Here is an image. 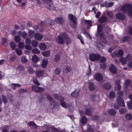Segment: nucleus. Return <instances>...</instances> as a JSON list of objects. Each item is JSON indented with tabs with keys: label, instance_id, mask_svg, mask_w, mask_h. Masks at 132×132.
<instances>
[{
	"label": "nucleus",
	"instance_id": "nucleus-64",
	"mask_svg": "<svg viewBox=\"0 0 132 132\" xmlns=\"http://www.w3.org/2000/svg\"><path fill=\"white\" fill-rule=\"evenodd\" d=\"M106 67V65L104 63L102 64L101 65V67L103 69H105Z\"/></svg>",
	"mask_w": 132,
	"mask_h": 132
},
{
	"label": "nucleus",
	"instance_id": "nucleus-28",
	"mask_svg": "<svg viewBox=\"0 0 132 132\" xmlns=\"http://www.w3.org/2000/svg\"><path fill=\"white\" fill-rule=\"evenodd\" d=\"M31 45L34 47H36L38 46V43L37 41L35 40H33L31 42Z\"/></svg>",
	"mask_w": 132,
	"mask_h": 132
},
{
	"label": "nucleus",
	"instance_id": "nucleus-17",
	"mask_svg": "<svg viewBox=\"0 0 132 132\" xmlns=\"http://www.w3.org/2000/svg\"><path fill=\"white\" fill-rule=\"evenodd\" d=\"M116 15L117 18L118 19L123 20L125 19V16L123 14L119 13L116 14Z\"/></svg>",
	"mask_w": 132,
	"mask_h": 132
},
{
	"label": "nucleus",
	"instance_id": "nucleus-57",
	"mask_svg": "<svg viewBox=\"0 0 132 132\" xmlns=\"http://www.w3.org/2000/svg\"><path fill=\"white\" fill-rule=\"evenodd\" d=\"M27 91V90L26 89H21L19 90L18 92L20 93L26 92Z\"/></svg>",
	"mask_w": 132,
	"mask_h": 132
},
{
	"label": "nucleus",
	"instance_id": "nucleus-27",
	"mask_svg": "<svg viewBox=\"0 0 132 132\" xmlns=\"http://www.w3.org/2000/svg\"><path fill=\"white\" fill-rule=\"evenodd\" d=\"M71 71V68L69 66H67L64 69L63 72L65 73L70 72Z\"/></svg>",
	"mask_w": 132,
	"mask_h": 132
},
{
	"label": "nucleus",
	"instance_id": "nucleus-50",
	"mask_svg": "<svg viewBox=\"0 0 132 132\" xmlns=\"http://www.w3.org/2000/svg\"><path fill=\"white\" fill-rule=\"evenodd\" d=\"M33 80L34 83L37 85H40V84L39 83L36 78L35 77L33 78Z\"/></svg>",
	"mask_w": 132,
	"mask_h": 132
},
{
	"label": "nucleus",
	"instance_id": "nucleus-18",
	"mask_svg": "<svg viewBox=\"0 0 132 132\" xmlns=\"http://www.w3.org/2000/svg\"><path fill=\"white\" fill-rule=\"evenodd\" d=\"M36 74L37 77H40L43 75L44 72L41 70H38L36 71Z\"/></svg>",
	"mask_w": 132,
	"mask_h": 132
},
{
	"label": "nucleus",
	"instance_id": "nucleus-34",
	"mask_svg": "<svg viewBox=\"0 0 132 132\" xmlns=\"http://www.w3.org/2000/svg\"><path fill=\"white\" fill-rule=\"evenodd\" d=\"M14 39L16 43H19L21 41V39L19 36L16 35L15 36Z\"/></svg>",
	"mask_w": 132,
	"mask_h": 132
},
{
	"label": "nucleus",
	"instance_id": "nucleus-9",
	"mask_svg": "<svg viewBox=\"0 0 132 132\" xmlns=\"http://www.w3.org/2000/svg\"><path fill=\"white\" fill-rule=\"evenodd\" d=\"M32 90L36 92H42L44 90L43 88L36 86H33L32 87Z\"/></svg>",
	"mask_w": 132,
	"mask_h": 132
},
{
	"label": "nucleus",
	"instance_id": "nucleus-7",
	"mask_svg": "<svg viewBox=\"0 0 132 132\" xmlns=\"http://www.w3.org/2000/svg\"><path fill=\"white\" fill-rule=\"evenodd\" d=\"M42 1L44 3H47L46 7H47L50 10H52L53 9V5L52 3H50L52 2V0H42Z\"/></svg>",
	"mask_w": 132,
	"mask_h": 132
},
{
	"label": "nucleus",
	"instance_id": "nucleus-5",
	"mask_svg": "<svg viewBox=\"0 0 132 132\" xmlns=\"http://www.w3.org/2000/svg\"><path fill=\"white\" fill-rule=\"evenodd\" d=\"M100 57V55L99 54H92L89 55V59L92 61H95L99 60Z\"/></svg>",
	"mask_w": 132,
	"mask_h": 132
},
{
	"label": "nucleus",
	"instance_id": "nucleus-32",
	"mask_svg": "<svg viewBox=\"0 0 132 132\" xmlns=\"http://www.w3.org/2000/svg\"><path fill=\"white\" fill-rule=\"evenodd\" d=\"M107 20V18L105 17H101L99 19V21L100 23H103L105 22Z\"/></svg>",
	"mask_w": 132,
	"mask_h": 132
},
{
	"label": "nucleus",
	"instance_id": "nucleus-53",
	"mask_svg": "<svg viewBox=\"0 0 132 132\" xmlns=\"http://www.w3.org/2000/svg\"><path fill=\"white\" fill-rule=\"evenodd\" d=\"M128 107L129 109H132V102L129 101L128 102Z\"/></svg>",
	"mask_w": 132,
	"mask_h": 132
},
{
	"label": "nucleus",
	"instance_id": "nucleus-47",
	"mask_svg": "<svg viewBox=\"0 0 132 132\" xmlns=\"http://www.w3.org/2000/svg\"><path fill=\"white\" fill-rule=\"evenodd\" d=\"M54 59L56 62H58L60 59V55L58 54L55 55Z\"/></svg>",
	"mask_w": 132,
	"mask_h": 132
},
{
	"label": "nucleus",
	"instance_id": "nucleus-43",
	"mask_svg": "<svg viewBox=\"0 0 132 132\" xmlns=\"http://www.w3.org/2000/svg\"><path fill=\"white\" fill-rule=\"evenodd\" d=\"M28 71L30 74L33 73L34 72V71L32 67H29L28 68Z\"/></svg>",
	"mask_w": 132,
	"mask_h": 132
},
{
	"label": "nucleus",
	"instance_id": "nucleus-36",
	"mask_svg": "<svg viewBox=\"0 0 132 132\" xmlns=\"http://www.w3.org/2000/svg\"><path fill=\"white\" fill-rule=\"evenodd\" d=\"M91 109L86 108L85 110V114L87 115H90L91 114V111L90 110Z\"/></svg>",
	"mask_w": 132,
	"mask_h": 132
},
{
	"label": "nucleus",
	"instance_id": "nucleus-54",
	"mask_svg": "<svg viewBox=\"0 0 132 132\" xmlns=\"http://www.w3.org/2000/svg\"><path fill=\"white\" fill-rule=\"evenodd\" d=\"M55 72L56 74L59 75L60 73V70L59 68H57L56 69Z\"/></svg>",
	"mask_w": 132,
	"mask_h": 132
},
{
	"label": "nucleus",
	"instance_id": "nucleus-56",
	"mask_svg": "<svg viewBox=\"0 0 132 132\" xmlns=\"http://www.w3.org/2000/svg\"><path fill=\"white\" fill-rule=\"evenodd\" d=\"M86 73V75H90L92 74V72L91 70V69L89 67L88 69L87 70Z\"/></svg>",
	"mask_w": 132,
	"mask_h": 132
},
{
	"label": "nucleus",
	"instance_id": "nucleus-29",
	"mask_svg": "<svg viewBox=\"0 0 132 132\" xmlns=\"http://www.w3.org/2000/svg\"><path fill=\"white\" fill-rule=\"evenodd\" d=\"M43 55L46 57H47L50 56V52L49 51H46L42 52Z\"/></svg>",
	"mask_w": 132,
	"mask_h": 132
},
{
	"label": "nucleus",
	"instance_id": "nucleus-33",
	"mask_svg": "<svg viewBox=\"0 0 132 132\" xmlns=\"http://www.w3.org/2000/svg\"><path fill=\"white\" fill-rule=\"evenodd\" d=\"M109 114L112 115H114L116 114V111L113 109H110L109 111Z\"/></svg>",
	"mask_w": 132,
	"mask_h": 132
},
{
	"label": "nucleus",
	"instance_id": "nucleus-15",
	"mask_svg": "<svg viewBox=\"0 0 132 132\" xmlns=\"http://www.w3.org/2000/svg\"><path fill=\"white\" fill-rule=\"evenodd\" d=\"M88 84V87L90 90H93L94 89L95 85L94 83L89 82Z\"/></svg>",
	"mask_w": 132,
	"mask_h": 132
},
{
	"label": "nucleus",
	"instance_id": "nucleus-45",
	"mask_svg": "<svg viewBox=\"0 0 132 132\" xmlns=\"http://www.w3.org/2000/svg\"><path fill=\"white\" fill-rule=\"evenodd\" d=\"M16 53L18 55H21L22 54V51L21 50L18 49L17 48L16 49Z\"/></svg>",
	"mask_w": 132,
	"mask_h": 132
},
{
	"label": "nucleus",
	"instance_id": "nucleus-25",
	"mask_svg": "<svg viewBox=\"0 0 132 132\" xmlns=\"http://www.w3.org/2000/svg\"><path fill=\"white\" fill-rule=\"evenodd\" d=\"M120 62L122 64H125L127 62V60L126 58L122 57L120 58L119 60Z\"/></svg>",
	"mask_w": 132,
	"mask_h": 132
},
{
	"label": "nucleus",
	"instance_id": "nucleus-3",
	"mask_svg": "<svg viewBox=\"0 0 132 132\" xmlns=\"http://www.w3.org/2000/svg\"><path fill=\"white\" fill-rule=\"evenodd\" d=\"M121 11L124 13L127 12L129 16H132V6L130 4L123 6L122 7Z\"/></svg>",
	"mask_w": 132,
	"mask_h": 132
},
{
	"label": "nucleus",
	"instance_id": "nucleus-44",
	"mask_svg": "<svg viewBox=\"0 0 132 132\" xmlns=\"http://www.w3.org/2000/svg\"><path fill=\"white\" fill-rule=\"evenodd\" d=\"M21 60L22 62L23 63H26L28 60L26 57L24 56H22L21 57Z\"/></svg>",
	"mask_w": 132,
	"mask_h": 132
},
{
	"label": "nucleus",
	"instance_id": "nucleus-51",
	"mask_svg": "<svg viewBox=\"0 0 132 132\" xmlns=\"http://www.w3.org/2000/svg\"><path fill=\"white\" fill-rule=\"evenodd\" d=\"M117 53L118 56H122L123 54V52L121 50H120Z\"/></svg>",
	"mask_w": 132,
	"mask_h": 132
},
{
	"label": "nucleus",
	"instance_id": "nucleus-14",
	"mask_svg": "<svg viewBox=\"0 0 132 132\" xmlns=\"http://www.w3.org/2000/svg\"><path fill=\"white\" fill-rule=\"evenodd\" d=\"M43 23V24L44 25L46 26L47 25V23H48L52 25H53L54 24V21L50 19H48L47 20H46Z\"/></svg>",
	"mask_w": 132,
	"mask_h": 132
},
{
	"label": "nucleus",
	"instance_id": "nucleus-30",
	"mask_svg": "<svg viewBox=\"0 0 132 132\" xmlns=\"http://www.w3.org/2000/svg\"><path fill=\"white\" fill-rule=\"evenodd\" d=\"M11 86L13 89H15L16 87H20L21 85L19 84H13L11 85Z\"/></svg>",
	"mask_w": 132,
	"mask_h": 132
},
{
	"label": "nucleus",
	"instance_id": "nucleus-49",
	"mask_svg": "<svg viewBox=\"0 0 132 132\" xmlns=\"http://www.w3.org/2000/svg\"><path fill=\"white\" fill-rule=\"evenodd\" d=\"M127 111V110L125 108H122L119 110V112L122 114H123L126 112Z\"/></svg>",
	"mask_w": 132,
	"mask_h": 132
},
{
	"label": "nucleus",
	"instance_id": "nucleus-24",
	"mask_svg": "<svg viewBox=\"0 0 132 132\" xmlns=\"http://www.w3.org/2000/svg\"><path fill=\"white\" fill-rule=\"evenodd\" d=\"M39 47L40 49L42 50H44L46 48V45L44 43H41L39 44Z\"/></svg>",
	"mask_w": 132,
	"mask_h": 132
},
{
	"label": "nucleus",
	"instance_id": "nucleus-63",
	"mask_svg": "<svg viewBox=\"0 0 132 132\" xmlns=\"http://www.w3.org/2000/svg\"><path fill=\"white\" fill-rule=\"evenodd\" d=\"M111 55L113 57L116 56H118L117 52L116 51L114 52L111 54Z\"/></svg>",
	"mask_w": 132,
	"mask_h": 132
},
{
	"label": "nucleus",
	"instance_id": "nucleus-31",
	"mask_svg": "<svg viewBox=\"0 0 132 132\" xmlns=\"http://www.w3.org/2000/svg\"><path fill=\"white\" fill-rule=\"evenodd\" d=\"M87 121V119L86 117L84 116L83 117L81 120V121L83 124H85L86 123Z\"/></svg>",
	"mask_w": 132,
	"mask_h": 132
},
{
	"label": "nucleus",
	"instance_id": "nucleus-41",
	"mask_svg": "<svg viewBox=\"0 0 132 132\" xmlns=\"http://www.w3.org/2000/svg\"><path fill=\"white\" fill-rule=\"evenodd\" d=\"M24 44L22 42H21L18 44V46L20 48H23L24 47Z\"/></svg>",
	"mask_w": 132,
	"mask_h": 132
},
{
	"label": "nucleus",
	"instance_id": "nucleus-39",
	"mask_svg": "<svg viewBox=\"0 0 132 132\" xmlns=\"http://www.w3.org/2000/svg\"><path fill=\"white\" fill-rule=\"evenodd\" d=\"M10 45L11 48L13 50H14L16 46V43L14 42H11L10 43Z\"/></svg>",
	"mask_w": 132,
	"mask_h": 132
},
{
	"label": "nucleus",
	"instance_id": "nucleus-19",
	"mask_svg": "<svg viewBox=\"0 0 132 132\" xmlns=\"http://www.w3.org/2000/svg\"><path fill=\"white\" fill-rule=\"evenodd\" d=\"M32 60L34 63H37L39 60V59L37 56L36 55H34L32 57Z\"/></svg>",
	"mask_w": 132,
	"mask_h": 132
},
{
	"label": "nucleus",
	"instance_id": "nucleus-8",
	"mask_svg": "<svg viewBox=\"0 0 132 132\" xmlns=\"http://www.w3.org/2000/svg\"><path fill=\"white\" fill-rule=\"evenodd\" d=\"M58 98L59 99L60 102L61 106L65 108L68 107L69 105L67 104L64 101V98L62 96H59Z\"/></svg>",
	"mask_w": 132,
	"mask_h": 132
},
{
	"label": "nucleus",
	"instance_id": "nucleus-12",
	"mask_svg": "<svg viewBox=\"0 0 132 132\" xmlns=\"http://www.w3.org/2000/svg\"><path fill=\"white\" fill-rule=\"evenodd\" d=\"M94 78L97 80L101 81L103 77L101 74L97 73L95 75Z\"/></svg>",
	"mask_w": 132,
	"mask_h": 132
},
{
	"label": "nucleus",
	"instance_id": "nucleus-21",
	"mask_svg": "<svg viewBox=\"0 0 132 132\" xmlns=\"http://www.w3.org/2000/svg\"><path fill=\"white\" fill-rule=\"evenodd\" d=\"M47 63V59L46 58L44 59L43 60L42 63V67L43 68H45L46 66Z\"/></svg>",
	"mask_w": 132,
	"mask_h": 132
},
{
	"label": "nucleus",
	"instance_id": "nucleus-48",
	"mask_svg": "<svg viewBox=\"0 0 132 132\" xmlns=\"http://www.w3.org/2000/svg\"><path fill=\"white\" fill-rule=\"evenodd\" d=\"M106 58L104 56H100V58L99 60H100V62H104L105 61Z\"/></svg>",
	"mask_w": 132,
	"mask_h": 132
},
{
	"label": "nucleus",
	"instance_id": "nucleus-61",
	"mask_svg": "<svg viewBox=\"0 0 132 132\" xmlns=\"http://www.w3.org/2000/svg\"><path fill=\"white\" fill-rule=\"evenodd\" d=\"M113 4V2H110L109 3L105 5V6L106 7H109L112 6Z\"/></svg>",
	"mask_w": 132,
	"mask_h": 132
},
{
	"label": "nucleus",
	"instance_id": "nucleus-16",
	"mask_svg": "<svg viewBox=\"0 0 132 132\" xmlns=\"http://www.w3.org/2000/svg\"><path fill=\"white\" fill-rule=\"evenodd\" d=\"M29 126L31 128L33 129L37 128V126L34 122L31 121L28 123Z\"/></svg>",
	"mask_w": 132,
	"mask_h": 132
},
{
	"label": "nucleus",
	"instance_id": "nucleus-62",
	"mask_svg": "<svg viewBox=\"0 0 132 132\" xmlns=\"http://www.w3.org/2000/svg\"><path fill=\"white\" fill-rule=\"evenodd\" d=\"M126 58L128 60H130L132 59V57L130 55L128 54L126 56Z\"/></svg>",
	"mask_w": 132,
	"mask_h": 132
},
{
	"label": "nucleus",
	"instance_id": "nucleus-11",
	"mask_svg": "<svg viewBox=\"0 0 132 132\" xmlns=\"http://www.w3.org/2000/svg\"><path fill=\"white\" fill-rule=\"evenodd\" d=\"M120 81L119 80H118L115 82V84L116 86L115 87V90H119L121 88V86L120 85Z\"/></svg>",
	"mask_w": 132,
	"mask_h": 132
},
{
	"label": "nucleus",
	"instance_id": "nucleus-52",
	"mask_svg": "<svg viewBox=\"0 0 132 132\" xmlns=\"http://www.w3.org/2000/svg\"><path fill=\"white\" fill-rule=\"evenodd\" d=\"M85 24L86 25L89 26H92V23L91 21L89 20H86L85 21Z\"/></svg>",
	"mask_w": 132,
	"mask_h": 132
},
{
	"label": "nucleus",
	"instance_id": "nucleus-4",
	"mask_svg": "<svg viewBox=\"0 0 132 132\" xmlns=\"http://www.w3.org/2000/svg\"><path fill=\"white\" fill-rule=\"evenodd\" d=\"M118 97L117 101L119 105L121 106H125L123 101L121 99L123 96V93L122 91H119L117 93Z\"/></svg>",
	"mask_w": 132,
	"mask_h": 132
},
{
	"label": "nucleus",
	"instance_id": "nucleus-42",
	"mask_svg": "<svg viewBox=\"0 0 132 132\" xmlns=\"http://www.w3.org/2000/svg\"><path fill=\"white\" fill-rule=\"evenodd\" d=\"M115 94L114 92H111L110 93L109 98H113L115 97Z\"/></svg>",
	"mask_w": 132,
	"mask_h": 132
},
{
	"label": "nucleus",
	"instance_id": "nucleus-60",
	"mask_svg": "<svg viewBox=\"0 0 132 132\" xmlns=\"http://www.w3.org/2000/svg\"><path fill=\"white\" fill-rule=\"evenodd\" d=\"M22 35V37L24 38H25L27 37V34L26 32L25 31L23 32Z\"/></svg>",
	"mask_w": 132,
	"mask_h": 132
},
{
	"label": "nucleus",
	"instance_id": "nucleus-13",
	"mask_svg": "<svg viewBox=\"0 0 132 132\" xmlns=\"http://www.w3.org/2000/svg\"><path fill=\"white\" fill-rule=\"evenodd\" d=\"M34 37L35 39L36 40H40L42 39L43 37V36L39 33H37L35 34Z\"/></svg>",
	"mask_w": 132,
	"mask_h": 132
},
{
	"label": "nucleus",
	"instance_id": "nucleus-58",
	"mask_svg": "<svg viewBox=\"0 0 132 132\" xmlns=\"http://www.w3.org/2000/svg\"><path fill=\"white\" fill-rule=\"evenodd\" d=\"M25 48L28 50H31L32 49V47L30 46L27 45H25Z\"/></svg>",
	"mask_w": 132,
	"mask_h": 132
},
{
	"label": "nucleus",
	"instance_id": "nucleus-59",
	"mask_svg": "<svg viewBox=\"0 0 132 132\" xmlns=\"http://www.w3.org/2000/svg\"><path fill=\"white\" fill-rule=\"evenodd\" d=\"M2 98L3 101L4 103H5V105H6V103L7 102V100L5 97L4 96H2Z\"/></svg>",
	"mask_w": 132,
	"mask_h": 132
},
{
	"label": "nucleus",
	"instance_id": "nucleus-35",
	"mask_svg": "<svg viewBox=\"0 0 132 132\" xmlns=\"http://www.w3.org/2000/svg\"><path fill=\"white\" fill-rule=\"evenodd\" d=\"M9 129V127L7 126H4L3 128V129L2 132H9L8 130Z\"/></svg>",
	"mask_w": 132,
	"mask_h": 132
},
{
	"label": "nucleus",
	"instance_id": "nucleus-22",
	"mask_svg": "<svg viewBox=\"0 0 132 132\" xmlns=\"http://www.w3.org/2000/svg\"><path fill=\"white\" fill-rule=\"evenodd\" d=\"M79 90H76L72 92L71 95L72 97H76L79 94Z\"/></svg>",
	"mask_w": 132,
	"mask_h": 132
},
{
	"label": "nucleus",
	"instance_id": "nucleus-2",
	"mask_svg": "<svg viewBox=\"0 0 132 132\" xmlns=\"http://www.w3.org/2000/svg\"><path fill=\"white\" fill-rule=\"evenodd\" d=\"M102 26L101 24L98 25V31L97 33V36L100 37L101 41L104 43H107V41L102 32Z\"/></svg>",
	"mask_w": 132,
	"mask_h": 132
},
{
	"label": "nucleus",
	"instance_id": "nucleus-46",
	"mask_svg": "<svg viewBox=\"0 0 132 132\" xmlns=\"http://www.w3.org/2000/svg\"><path fill=\"white\" fill-rule=\"evenodd\" d=\"M130 83V81L129 80H126L124 86L125 88L127 87V86H128Z\"/></svg>",
	"mask_w": 132,
	"mask_h": 132
},
{
	"label": "nucleus",
	"instance_id": "nucleus-38",
	"mask_svg": "<svg viewBox=\"0 0 132 132\" xmlns=\"http://www.w3.org/2000/svg\"><path fill=\"white\" fill-rule=\"evenodd\" d=\"M125 116L126 118L128 120H131L132 118V114L129 113L126 114Z\"/></svg>",
	"mask_w": 132,
	"mask_h": 132
},
{
	"label": "nucleus",
	"instance_id": "nucleus-37",
	"mask_svg": "<svg viewBox=\"0 0 132 132\" xmlns=\"http://www.w3.org/2000/svg\"><path fill=\"white\" fill-rule=\"evenodd\" d=\"M69 110L70 112H73L74 110V108L73 107L71 104H70L69 105Z\"/></svg>",
	"mask_w": 132,
	"mask_h": 132
},
{
	"label": "nucleus",
	"instance_id": "nucleus-40",
	"mask_svg": "<svg viewBox=\"0 0 132 132\" xmlns=\"http://www.w3.org/2000/svg\"><path fill=\"white\" fill-rule=\"evenodd\" d=\"M32 52L33 53L36 54H38L40 52V51L38 49L36 48L33 49L32 50Z\"/></svg>",
	"mask_w": 132,
	"mask_h": 132
},
{
	"label": "nucleus",
	"instance_id": "nucleus-55",
	"mask_svg": "<svg viewBox=\"0 0 132 132\" xmlns=\"http://www.w3.org/2000/svg\"><path fill=\"white\" fill-rule=\"evenodd\" d=\"M31 40L29 38H27L25 40V42L27 44H30L31 43Z\"/></svg>",
	"mask_w": 132,
	"mask_h": 132
},
{
	"label": "nucleus",
	"instance_id": "nucleus-26",
	"mask_svg": "<svg viewBox=\"0 0 132 132\" xmlns=\"http://www.w3.org/2000/svg\"><path fill=\"white\" fill-rule=\"evenodd\" d=\"M34 32L32 30H29L28 32V36L31 38H32L34 36Z\"/></svg>",
	"mask_w": 132,
	"mask_h": 132
},
{
	"label": "nucleus",
	"instance_id": "nucleus-20",
	"mask_svg": "<svg viewBox=\"0 0 132 132\" xmlns=\"http://www.w3.org/2000/svg\"><path fill=\"white\" fill-rule=\"evenodd\" d=\"M55 21L57 23L62 24L63 22V20L62 18H57L55 19Z\"/></svg>",
	"mask_w": 132,
	"mask_h": 132
},
{
	"label": "nucleus",
	"instance_id": "nucleus-10",
	"mask_svg": "<svg viewBox=\"0 0 132 132\" xmlns=\"http://www.w3.org/2000/svg\"><path fill=\"white\" fill-rule=\"evenodd\" d=\"M110 71L113 74H115L117 71V68L113 64H112L109 67Z\"/></svg>",
	"mask_w": 132,
	"mask_h": 132
},
{
	"label": "nucleus",
	"instance_id": "nucleus-6",
	"mask_svg": "<svg viewBox=\"0 0 132 132\" xmlns=\"http://www.w3.org/2000/svg\"><path fill=\"white\" fill-rule=\"evenodd\" d=\"M69 18L72 22L71 23L72 26L73 27H75L76 26V18L73 15L71 14L69 15Z\"/></svg>",
	"mask_w": 132,
	"mask_h": 132
},
{
	"label": "nucleus",
	"instance_id": "nucleus-23",
	"mask_svg": "<svg viewBox=\"0 0 132 132\" xmlns=\"http://www.w3.org/2000/svg\"><path fill=\"white\" fill-rule=\"evenodd\" d=\"M103 87L106 89H109L111 87V85L110 83L107 82L103 84Z\"/></svg>",
	"mask_w": 132,
	"mask_h": 132
},
{
	"label": "nucleus",
	"instance_id": "nucleus-1",
	"mask_svg": "<svg viewBox=\"0 0 132 132\" xmlns=\"http://www.w3.org/2000/svg\"><path fill=\"white\" fill-rule=\"evenodd\" d=\"M56 40L57 42L61 44H63L65 41L67 44L71 43L72 41L71 38L69 37L68 35L65 32L60 34Z\"/></svg>",
	"mask_w": 132,
	"mask_h": 132
}]
</instances>
